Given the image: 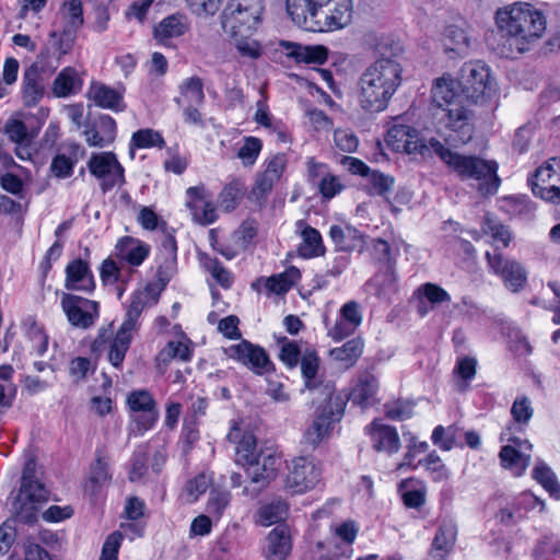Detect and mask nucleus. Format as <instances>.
I'll use <instances>...</instances> for the list:
<instances>
[{
    "mask_svg": "<svg viewBox=\"0 0 560 560\" xmlns=\"http://www.w3.org/2000/svg\"><path fill=\"white\" fill-rule=\"evenodd\" d=\"M24 457L21 487L12 503V510L18 521L32 524L37 521L43 503L48 501V491L37 477L36 456L33 451H25Z\"/></svg>",
    "mask_w": 560,
    "mask_h": 560,
    "instance_id": "39448f33",
    "label": "nucleus"
},
{
    "mask_svg": "<svg viewBox=\"0 0 560 560\" xmlns=\"http://www.w3.org/2000/svg\"><path fill=\"white\" fill-rule=\"evenodd\" d=\"M300 363L304 389L310 393L313 402H319L315 410V419L304 434L305 442L315 447L329 435L334 424L341 420L346 399L342 394L335 393V386L330 381H324L318 375L319 358L315 351L305 352Z\"/></svg>",
    "mask_w": 560,
    "mask_h": 560,
    "instance_id": "f03ea898",
    "label": "nucleus"
},
{
    "mask_svg": "<svg viewBox=\"0 0 560 560\" xmlns=\"http://www.w3.org/2000/svg\"><path fill=\"white\" fill-rule=\"evenodd\" d=\"M189 27V20L186 15L171 14L154 27L153 37L160 45L171 47L172 40L186 34Z\"/></svg>",
    "mask_w": 560,
    "mask_h": 560,
    "instance_id": "b1692460",
    "label": "nucleus"
},
{
    "mask_svg": "<svg viewBox=\"0 0 560 560\" xmlns=\"http://www.w3.org/2000/svg\"><path fill=\"white\" fill-rule=\"evenodd\" d=\"M148 295L137 292L132 295L124 320L113 338L107 359L116 369H121L127 351L140 328V316L147 306Z\"/></svg>",
    "mask_w": 560,
    "mask_h": 560,
    "instance_id": "423d86ee",
    "label": "nucleus"
},
{
    "mask_svg": "<svg viewBox=\"0 0 560 560\" xmlns=\"http://www.w3.org/2000/svg\"><path fill=\"white\" fill-rule=\"evenodd\" d=\"M495 23L501 33L498 52L512 59L528 51L546 30L542 13L526 2H515L499 9Z\"/></svg>",
    "mask_w": 560,
    "mask_h": 560,
    "instance_id": "7ed1b4c3",
    "label": "nucleus"
},
{
    "mask_svg": "<svg viewBox=\"0 0 560 560\" xmlns=\"http://www.w3.org/2000/svg\"><path fill=\"white\" fill-rule=\"evenodd\" d=\"M387 142L396 150L411 153L418 148V131L408 125L395 124L387 132Z\"/></svg>",
    "mask_w": 560,
    "mask_h": 560,
    "instance_id": "58836bf2",
    "label": "nucleus"
},
{
    "mask_svg": "<svg viewBox=\"0 0 560 560\" xmlns=\"http://www.w3.org/2000/svg\"><path fill=\"white\" fill-rule=\"evenodd\" d=\"M486 259L490 270L502 279L510 291L520 292L525 288L527 271L520 261L490 252L486 253Z\"/></svg>",
    "mask_w": 560,
    "mask_h": 560,
    "instance_id": "2eb2a0df",
    "label": "nucleus"
},
{
    "mask_svg": "<svg viewBox=\"0 0 560 560\" xmlns=\"http://www.w3.org/2000/svg\"><path fill=\"white\" fill-rule=\"evenodd\" d=\"M425 148L434 152L462 180H475L482 195H493L500 186L498 163L476 155H463L446 148L440 140L430 138Z\"/></svg>",
    "mask_w": 560,
    "mask_h": 560,
    "instance_id": "20e7f679",
    "label": "nucleus"
},
{
    "mask_svg": "<svg viewBox=\"0 0 560 560\" xmlns=\"http://www.w3.org/2000/svg\"><path fill=\"white\" fill-rule=\"evenodd\" d=\"M65 272V288L67 290L83 293H92L95 290V279L86 260L82 258L71 260Z\"/></svg>",
    "mask_w": 560,
    "mask_h": 560,
    "instance_id": "6ab92c4d",
    "label": "nucleus"
},
{
    "mask_svg": "<svg viewBox=\"0 0 560 560\" xmlns=\"http://www.w3.org/2000/svg\"><path fill=\"white\" fill-rule=\"evenodd\" d=\"M365 431L371 436L372 446L376 452L393 455L400 450V439L396 428L374 420Z\"/></svg>",
    "mask_w": 560,
    "mask_h": 560,
    "instance_id": "4be33fe9",
    "label": "nucleus"
},
{
    "mask_svg": "<svg viewBox=\"0 0 560 560\" xmlns=\"http://www.w3.org/2000/svg\"><path fill=\"white\" fill-rule=\"evenodd\" d=\"M323 1L324 0H287V13L296 26L311 32L318 8H320Z\"/></svg>",
    "mask_w": 560,
    "mask_h": 560,
    "instance_id": "cd10ccee",
    "label": "nucleus"
},
{
    "mask_svg": "<svg viewBox=\"0 0 560 560\" xmlns=\"http://www.w3.org/2000/svg\"><path fill=\"white\" fill-rule=\"evenodd\" d=\"M59 16L62 21V28L69 33H77L83 25V5L80 0H67L59 9Z\"/></svg>",
    "mask_w": 560,
    "mask_h": 560,
    "instance_id": "79ce46f5",
    "label": "nucleus"
},
{
    "mask_svg": "<svg viewBox=\"0 0 560 560\" xmlns=\"http://www.w3.org/2000/svg\"><path fill=\"white\" fill-rule=\"evenodd\" d=\"M179 96L174 100L178 105L195 104L202 106L206 102V94L203 91V81L199 77H189L180 82L178 85Z\"/></svg>",
    "mask_w": 560,
    "mask_h": 560,
    "instance_id": "e433bc0d",
    "label": "nucleus"
},
{
    "mask_svg": "<svg viewBox=\"0 0 560 560\" xmlns=\"http://www.w3.org/2000/svg\"><path fill=\"white\" fill-rule=\"evenodd\" d=\"M191 355L192 350L187 343L182 341H170L156 355V363L158 366H161L162 364L167 366V364L174 359H178L184 362L190 361Z\"/></svg>",
    "mask_w": 560,
    "mask_h": 560,
    "instance_id": "49530a36",
    "label": "nucleus"
},
{
    "mask_svg": "<svg viewBox=\"0 0 560 560\" xmlns=\"http://www.w3.org/2000/svg\"><path fill=\"white\" fill-rule=\"evenodd\" d=\"M82 88V80L78 71L72 67L63 68L52 82V93L57 97H67L79 92Z\"/></svg>",
    "mask_w": 560,
    "mask_h": 560,
    "instance_id": "a19ab883",
    "label": "nucleus"
},
{
    "mask_svg": "<svg viewBox=\"0 0 560 560\" xmlns=\"http://www.w3.org/2000/svg\"><path fill=\"white\" fill-rule=\"evenodd\" d=\"M164 148L165 141L162 137V135L153 129L145 128L140 129L132 133L131 141H130V155L131 158L135 156V148L138 149H148V148Z\"/></svg>",
    "mask_w": 560,
    "mask_h": 560,
    "instance_id": "de8ad7c7",
    "label": "nucleus"
},
{
    "mask_svg": "<svg viewBox=\"0 0 560 560\" xmlns=\"http://www.w3.org/2000/svg\"><path fill=\"white\" fill-rule=\"evenodd\" d=\"M244 195V186L240 182L228 184L219 195V203L225 211L236 208Z\"/></svg>",
    "mask_w": 560,
    "mask_h": 560,
    "instance_id": "4d7b16f0",
    "label": "nucleus"
},
{
    "mask_svg": "<svg viewBox=\"0 0 560 560\" xmlns=\"http://www.w3.org/2000/svg\"><path fill=\"white\" fill-rule=\"evenodd\" d=\"M59 57H57L55 52H50L46 49L36 57L35 61L27 69L47 80H50L59 67Z\"/></svg>",
    "mask_w": 560,
    "mask_h": 560,
    "instance_id": "09e8293b",
    "label": "nucleus"
},
{
    "mask_svg": "<svg viewBox=\"0 0 560 560\" xmlns=\"http://www.w3.org/2000/svg\"><path fill=\"white\" fill-rule=\"evenodd\" d=\"M385 415L394 421H402L412 417L413 404L410 401H394L384 406Z\"/></svg>",
    "mask_w": 560,
    "mask_h": 560,
    "instance_id": "338daca9",
    "label": "nucleus"
},
{
    "mask_svg": "<svg viewBox=\"0 0 560 560\" xmlns=\"http://www.w3.org/2000/svg\"><path fill=\"white\" fill-rule=\"evenodd\" d=\"M150 254V246L131 236L121 237L115 246V255L121 262L140 266Z\"/></svg>",
    "mask_w": 560,
    "mask_h": 560,
    "instance_id": "c756f323",
    "label": "nucleus"
},
{
    "mask_svg": "<svg viewBox=\"0 0 560 560\" xmlns=\"http://www.w3.org/2000/svg\"><path fill=\"white\" fill-rule=\"evenodd\" d=\"M378 387L376 377L370 373L362 374L349 396H345L346 402L351 400L353 404L368 407L374 401V396Z\"/></svg>",
    "mask_w": 560,
    "mask_h": 560,
    "instance_id": "c9c22d12",
    "label": "nucleus"
},
{
    "mask_svg": "<svg viewBox=\"0 0 560 560\" xmlns=\"http://www.w3.org/2000/svg\"><path fill=\"white\" fill-rule=\"evenodd\" d=\"M534 409L528 397L520 396L513 401L511 407V415L515 422L520 424H527L532 419Z\"/></svg>",
    "mask_w": 560,
    "mask_h": 560,
    "instance_id": "680f3d73",
    "label": "nucleus"
},
{
    "mask_svg": "<svg viewBox=\"0 0 560 560\" xmlns=\"http://www.w3.org/2000/svg\"><path fill=\"white\" fill-rule=\"evenodd\" d=\"M352 16L351 0H324L311 32H332L346 27Z\"/></svg>",
    "mask_w": 560,
    "mask_h": 560,
    "instance_id": "9b49d317",
    "label": "nucleus"
},
{
    "mask_svg": "<svg viewBox=\"0 0 560 560\" xmlns=\"http://www.w3.org/2000/svg\"><path fill=\"white\" fill-rule=\"evenodd\" d=\"M250 36L252 35L230 37L234 39V45L242 57L257 59L261 55V47L259 43Z\"/></svg>",
    "mask_w": 560,
    "mask_h": 560,
    "instance_id": "052dcab7",
    "label": "nucleus"
},
{
    "mask_svg": "<svg viewBox=\"0 0 560 560\" xmlns=\"http://www.w3.org/2000/svg\"><path fill=\"white\" fill-rule=\"evenodd\" d=\"M128 406L135 412H142L135 421L141 425V430H149L158 419L156 404L152 395L145 390H133L128 395Z\"/></svg>",
    "mask_w": 560,
    "mask_h": 560,
    "instance_id": "412c9836",
    "label": "nucleus"
},
{
    "mask_svg": "<svg viewBox=\"0 0 560 560\" xmlns=\"http://www.w3.org/2000/svg\"><path fill=\"white\" fill-rule=\"evenodd\" d=\"M116 130L117 126L115 119L109 115L104 114L84 131V136L90 147L103 148L115 140Z\"/></svg>",
    "mask_w": 560,
    "mask_h": 560,
    "instance_id": "c85d7f7f",
    "label": "nucleus"
},
{
    "mask_svg": "<svg viewBox=\"0 0 560 560\" xmlns=\"http://www.w3.org/2000/svg\"><path fill=\"white\" fill-rule=\"evenodd\" d=\"M228 440L236 445L235 456L238 465L246 467L257 457L256 438L252 432H243L241 428L235 425L228 433Z\"/></svg>",
    "mask_w": 560,
    "mask_h": 560,
    "instance_id": "7c9ffc66",
    "label": "nucleus"
},
{
    "mask_svg": "<svg viewBox=\"0 0 560 560\" xmlns=\"http://www.w3.org/2000/svg\"><path fill=\"white\" fill-rule=\"evenodd\" d=\"M439 124L448 131L446 141L453 145L465 144L474 135V114L463 103L434 113Z\"/></svg>",
    "mask_w": 560,
    "mask_h": 560,
    "instance_id": "1a4fd4ad",
    "label": "nucleus"
},
{
    "mask_svg": "<svg viewBox=\"0 0 560 560\" xmlns=\"http://www.w3.org/2000/svg\"><path fill=\"white\" fill-rule=\"evenodd\" d=\"M124 93V89H114L102 82H92L88 96L96 106L118 113L126 108Z\"/></svg>",
    "mask_w": 560,
    "mask_h": 560,
    "instance_id": "393cba45",
    "label": "nucleus"
},
{
    "mask_svg": "<svg viewBox=\"0 0 560 560\" xmlns=\"http://www.w3.org/2000/svg\"><path fill=\"white\" fill-rule=\"evenodd\" d=\"M90 173L101 182V189L106 192L125 183L124 167L115 153H93L88 162Z\"/></svg>",
    "mask_w": 560,
    "mask_h": 560,
    "instance_id": "f8f14e48",
    "label": "nucleus"
},
{
    "mask_svg": "<svg viewBox=\"0 0 560 560\" xmlns=\"http://www.w3.org/2000/svg\"><path fill=\"white\" fill-rule=\"evenodd\" d=\"M186 207L189 209L191 218L196 223L208 225L217 220L215 207L203 186L189 187L186 190Z\"/></svg>",
    "mask_w": 560,
    "mask_h": 560,
    "instance_id": "a211bd4d",
    "label": "nucleus"
},
{
    "mask_svg": "<svg viewBox=\"0 0 560 560\" xmlns=\"http://www.w3.org/2000/svg\"><path fill=\"white\" fill-rule=\"evenodd\" d=\"M458 432L459 430L455 425H448L447 428L438 425L434 428L431 439L440 450L448 452L459 445L456 442Z\"/></svg>",
    "mask_w": 560,
    "mask_h": 560,
    "instance_id": "3c124183",
    "label": "nucleus"
},
{
    "mask_svg": "<svg viewBox=\"0 0 560 560\" xmlns=\"http://www.w3.org/2000/svg\"><path fill=\"white\" fill-rule=\"evenodd\" d=\"M267 559L285 560L291 551V537L284 525L275 527L267 536Z\"/></svg>",
    "mask_w": 560,
    "mask_h": 560,
    "instance_id": "72a5a7b5",
    "label": "nucleus"
},
{
    "mask_svg": "<svg viewBox=\"0 0 560 560\" xmlns=\"http://www.w3.org/2000/svg\"><path fill=\"white\" fill-rule=\"evenodd\" d=\"M542 504L538 498L528 492H523L514 498V500L505 508H502L497 517L500 523L511 526L523 521L526 517V513L536 508V505Z\"/></svg>",
    "mask_w": 560,
    "mask_h": 560,
    "instance_id": "a878e982",
    "label": "nucleus"
},
{
    "mask_svg": "<svg viewBox=\"0 0 560 560\" xmlns=\"http://www.w3.org/2000/svg\"><path fill=\"white\" fill-rule=\"evenodd\" d=\"M211 483V478L205 472L197 475L194 479H190L185 487V492L188 497V502H195L198 498L203 494Z\"/></svg>",
    "mask_w": 560,
    "mask_h": 560,
    "instance_id": "e2e57ef3",
    "label": "nucleus"
},
{
    "mask_svg": "<svg viewBox=\"0 0 560 560\" xmlns=\"http://www.w3.org/2000/svg\"><path fill=\"white\" fill-rule=\"evenodd\" d=\"M295 229L296 233H299L302 238L298 247L301 257L314 258L325 254L322 235L316 229L308 225L304 220H298Z\"/></svg>",
    "mask_w": 560,
    "mask_h": 560,
    "instance_id": "2f4dec72",
    "label": "nucleus"
},
{
    "mask_svg": "<svg viewBox=\"0 0 560 560\" xmlns=\"http://www.w3.org/2000/svg\"><path fill=\"white\" fill-rule=\"evenodd\" d=\"M374 52L375 61L363 70L357 82V101L371 114L385 110L402 83L401 44L383 36L377 39Z\"/></svg>",
    "mask_w": 560,
    "mask_h": 560,
    "instance_id": "f257e3e1",
    "label": "nucleus"
},
{
    "mask_svg": "<svg viewBox=\"0 0 560 560\" xmlns=\"http://www.w3.org/2000/svg\"><path fill=\"white\" fill-rule=\"evenodd\" d=\"M431 98L436 112L451 107V104L463 103L453 89V81L446 77L438 78L434 81Z\"/></svg>",
    "mask_w": 560,
    "mask_h": 560,
    "instance_id": "ea45409f",
    "label": "nucleus"
},
{
    "mask_svg": "<svg viewBox=\"0 0 560 560\" xmlns=\"http://www.w3.org/2000/svg\"><path fill=\"white\" fill-rule=\"evenodd\" d=\"M49 80L26 69L22 81V100L26 107L36 106L44 97Z\"/></svg>",
    "mask_w": 560,
    "mask_h": 560,
    "instance_id": "473e14b6",
    "label": "nucleus"
},
{
    "mask_svg": "<svg viewBox=\"0 0 560 560\" xmlns=\"http://www.w3.org/2000/svg\"><path fill=\"white\" fill-rule=\"evenodd\" d=\"M457 536V526L454 521H443L432 540L428 560H446L452 552Z\"/></svg>",
    "mask_w": 560,
    "mask_h": 560,
    "instance_id": "5701e85b",
    "label": "nucleus"
},
{
    "mask_svg": "<svg viewBox=\"0 0 560 560\" xmlns=\"http://www.w3.org/2000/svg\"><path fill=\"white\" fill-rule=\"evenodd\" d=\"M509 441L512 442L513 445L503 446L499 456L503 467L513 469L515 474L520 476L530 462V455L525 454L523 450H530L532 444L518 438L509 439Z\"/></svg>",
    "mask_w": 560,
    "mask_h": 560,
    "instance_id": "bb28decb",
    "label": "nucleus"
},
{
    "mask_svg": "<svg viewBox=\"0 0 560 560\" xmlns=\"http://www.w3.org/2000/svg\"><path fill=\"white\" fill-rule=\"evenodd\" d=\"M334 143L337 149L346 153H353L359 147V139L350 129H336Z\"/></svg>",
    "mask_w": 560,
    "mask_h": 560,
    "instance_id": "0e129e2a",
    "label": "nucleus"
},
{
    "mask_svg": "<svg viewBox=\"0 0 560 560\" xmlns=\"http://www.w3.org/2000/svg\"><path fill=\"white\" fill-rule=\"evenodd\" d=\"M417 292L422 294L431 304L450 302V294L440 285L427 282L418 288Z\"/></svg>",
    "mask_w": 560,
    "mask_h": 560,
    "instance_id": "774afa93",
    "label": "nucleus"
},
{
    "mask_svg": "<svg viewBox=\"0 0 560 560\" xmlns=\"http://www.w3.org/2000/svg\"><path fill=\"white\" fill-rule=\"evenodd\" d=\"M366 177L370 185V195L385 196L393 188L394 177L385 175L380 171L371 170Z\"/></svg>",
    "mask_w": 560,
    "mask_h": 560,
    "instance_id": "bf43d9fd",
    "label": "nucleus"
},
{
    "mask_svg": "<svg viewBox=\"0 0 560 560\" xmlns=\"http://www.w3.org/2000/svg\"><path fill=\"white\" fill-rule=\"evenodd\" d=\"M61 307L69 323L77 328L89 329L100 317V304L72 293H62Z\"/></svg>",
    "mask_w": 560,
    "mask_h": 560,
    "instance_id": "4468645a",
    "label": "nucleus"
},
{
    "mask_svg": "<svg viewBox=\"0 0 560 560\" xmlns=\"http://www.w3.org/2000/svg\"><path fill=\"white\" fill-rule=\"evenodd\" d=\"M226 354L258 375L273 370V364L266 350L248 340H242L236 345L230 346L226 349Z\"/></svg>",
    "mask_w": 560,
    "mask_h": 560,
    "instance_id": "f3484780",
    "label": "nucleus"
},
{
    "mask_svg": "<svg viewBox=\"0 0 560 560\" xmlns=\"http://www.w3.org/2000/svg\"><path fill=\"white\" fill-rule=\"evenodd\" d=\"M288 513V504L281 500H275L262 505L258 511V523L270 526L282 521Z\"/></svg>",
    "mask_w": 560,
    "mask_h": 560,
    "instance_id": "8fccbe9b",
    "label": "nucleus"
},
{
    "mask_svg": "<svg viewBox=\"0 0 560 560\" xmlns=\"http://www.w3.org/2000/svg\"><path fill=\"white\" fill-rule=\"evenodd\" d=\"M287 55L298 62L322 65L327 60L328 50L322 45L303 46L296 43H283Z\"/></svg>",
    "mask_w": 560,
    "mask_h": 560,
    "instance_id": "4c0bfd02",
    "label": "nucleus"
},
{
    "mask_svg": "<svg viewBox=\"0 0 560 560\" xmlns=\"http://www.w3.org/2000/svg\"><path fill=\"white\" fill-rule=\"evenodd\" d=\"M481 231L483 234L490 235L495 247H508L511 242L510 230L490 214L485 215L481 222Z\"/></svg>",
    "mask_w": 560,
    "mask_h": 560,
    "instance_id": "c03bdc74",
    "label": "nucleus"
},
{
    "mask_svg": "<svg viewBox=\"0 0 560 560\" xmlns=\"http://www.w3.org/2000/svg\"><path fill=\"white\" fill-rule=\"evenodd\" d=\"M329 236L339 252H352L363 245V235L350 225H331Z\"/></svg>",
    "mask_w": 560,
    "mask_h": 560,
    "instance_id": "f704fd0d",
    "label": "nucleus"
},
{
    "mask_svg": "<svg viewBox=\"0 0 560 560\" xmlns=\"http://www.w3.org/2000/svg\"><path fill=\"white\" fill-rule=\"evenodd\" d=\"M532 191L542 200L560 202V159L552 158L535 171L528 179Z\"/></svg>",
    "mask_w": 560,
    "mask_h": 560,
    "instance_id": "9d476101",
    "label": "nucleus"
},
{
    "mask_svg": "<svg viewBox=\"0 0 560 560\" xmlns=\"http://www.w3.org/2000/svg\"><path fill=\"white\" fill-rule=\"evenodd\" d=\"M322 476V467L313 457L300 456L292 460L287 476V488L295 494L305 493L315 488Z\"/></svg>",
    "mask_w": 560,
    "mask_h": 560,
    "instance_id": "ddd939ff",
    "label": "nucleus"
},
{
    "mask_svg": "<svg viewBox=\"0 0 560 560\" xmlns=\"http://www.w3.org/2000/svg\"><path fill=\"white\" fill-rule=\"evenodd\" d=\"M459 85L466 98L479 105L494 102L499 92L490 68L482 61H470L463 65Z\"/></svg>",
    "mask_w": 560,
    "mask_h": 560,
    "instance_id": "0eeeda50",
    "label": "nucleus"
},
{
    "mask_svg": "<svg viewBox=\"0 0 560 560\" xmlns=\"http://www.w3.org/2000/svg\"><path fill=\"white\" fill-rule=\"evenodd\" d=\"M533 477L556 499H560V485L552 470L544 463L538 464L533 470Z\"/></svg>",
    "mask_w": 560,
    "mask_h": 560,
    "instance_id": "864d4df0",
    "label": "nucleus"
},
{
    "mask_svg": "<svg viewBox=\"0 0 560 560\" xmlns=\"http://www.w3.org/2000/svg\"><path fill=\"white\" fill-rule=\"evenodd\" d=\"M256 0H228L220 15L223 32L229 36L252 35L260 22Z\"/></svg>",
    "mask_w": 560,
    "mask_h": 560,
    "instance_id": "6e6552de",
    "label": "nucleus"
},
{
    "mask_svg": "<svg viewBox=\"0 0 560 560\" xmlns=\"http://www.w3.org/2000/svg\"><path fill=\"white\" fill-rule=\"evenodd\" d=\"M262 172L256 175L255 184L250 190V198L261 205L271 192L275 185L280 180L285 167L287 156L277 153L264 161Z\"/></svg>",
    "mask_w": 560,
    "mask_h": 560,
    "instance_id": "dca6fc26",
    "label": "nucleus"
},
{
    "mask_svg": "<svg viewBox=\"0 0 560 560\" xmlns=\"http://www.w3.org/2000/svg\"><path fill=\"white\" fill-rule=\"evenodd\" d=\"M418 465H422L424 467L434 482L447 480L450 477L447 467L434 451L431 452L424 459L419 460Z\"/></svg>",
    "mask_w": 560,
    "mask_h": 560,
    "instance_id": "5fc2aeb1",
    "label": "nucleus"
},
{
    "mask_svg": "<svg viewBox=\"0 0 560 560\" xmlns=\"http://www.w3.org/2000/svg\"><path fill=\"white\" fill-rule=\"evenodd\" d=\"M202 266L223 289L231 288L233 275L218 258L206 256L202 259Z\"/></svg>",
    "mask_w": 560,
    "mask_h": 560,
    "instance_id": "603ef678",
    "label": "nucleus"
},
{
    "mask_svg": "<svg viewBox=\"0 0 560 560\" xmlns=\"http://www.w3.org/2000/svg\"><path fill=\"white\" fill-rule=\"evenodd\" d=\"M4 133L14 143L33 141V136L27 131L26 125L19 119H9L4 125Z\"/></svg>",
    "mask_w": 560,
    "mask_h": 560,
    "instance_id": "69168bd1",
    "label": "nucleus"
},
{
    "mask_svg": "<svg viewBox=\"0 0 560 560\" xmlns=\"http://www.w3.org/2000/svg\"><path fill=\"white\" fill-rule=\"evenodd\" d=\"M363 340L361 338H353L341 347L335 348L330 351L331 358L341 363L343 369L353 366L363 352Z\"/></svg>",
    "mask_w": 560,
    "mask_h": 560,
    "instance_id": "37998d69",
    "label": "nucleus"
},
{
    "mask_svg": "<svg viewBox=\"0 0 560 560\" xmlns=\"http://www.w3.org/2000/svg\"><path fill=\"white\" fill-rule=\"evenodd\" d=\"M443 45L446 51H453L460 56L467 52L470 39L463 28L451 25L444 32Z\"/></svg>",
    "mask_w": 560,
    "mask_h": 560,
    "instance_id": "a18cd8bd",
    "label": "nucleus"
},
{
    "mask_svg": "<svg viewBox=\"0 0 560 560\" xmlns=\"http://www.w3.org/2000/svg\"><path fill=\"white\" fill-rule=\"evenodd\" d=\"M262 149V142L256 137H245L243 145L238 149L237 158L244 166H253Z\"/></svg>",
    "mask_w": 560,
    "mask_h": 560,
    "instance_id": "6e6d98bb",
    "label": "nucleus"
},
{
    "mask_svg": "<svg viewBox=\"0 0 560 560\" xmlns=\"http://www.w3.org/2000/svg\"><path fill=\"white\" fill-rule=\"evenodd\" d=\"M78 162L75 153L73 155H67L65 153H58L51 161L50 172L58 178L70 177L73 173V168Z\"/></svg>",
    "mask_w": 560,
    "mask_h": 560,
    "instance_id": "13d9d810",
    "label": "nucleus"
},
{
    "mask_svg": "<svg viewBox=\"0 0 560 560\" xmlns=\"http://www.w3.org/2000/svg\"><path fill=\"white\" fill-rule=\"evenodd\" d=\"M280 466V457L270 450L258 452L257 457L246 466V471L252 482L262 487L276 477Z\"/></svg>",
    "mask_w": 560,
    "mask_h": 560,
    "instance_id": "aec40b11",
    "label": "nucleus"
}]
</instances>
